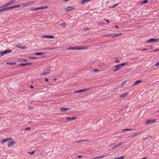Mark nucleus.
<instances>
[{"instance_id":"1","label":"nucleus","mask_w":159,"mask_h":159,"mask_svg":"<svg viewBox=\"0 0 159 159\" xmlns=\"http://www.w3.org/2000/svg\"><path fill=\"white\" fill-rule=\"evenodd\" d=\"M127 63H123L117 65L116 66H114V67L115 68V69H114L113 70V71L114 72H115L118 70H119L120 69V67L125 66Z\"/></svg>"},{"instance_id":"2","label":"nucleus","mask_w":159,"mask_h":159,"mask_svg":"<svg viewBox=\"0 0 159 159\" xmlns=\"http://www.w3.org/2000/svg\"><path fill=\"white\" fill-rule=\"evenodd\" d=\"M87 48L84 47H68L67 48V49L68 50H83L84 49H87Z\"/></svg>"},{"instance_id":"3","label":"nucleus","mask_w":159,"mask_h":159,"mask_svg":"<svg viewBox=\"0 0 159 159\" xmlns=\"http://www.w3.org/2000/svg\"><path fill=\"white\" fill-rule=\"evenodd\" d=\"M35 2V1H30L29 2H27L25 3L20 4V6H22L23 7H25V6H29L30 5L33 4Z\"/></svg>"},{"instance_id":"4","label":"nucleus","mask_w":159,"mask_h":159,"mask_svg":"<svg viewBox=\"0 0 159 159\" xmlns=\"http://www.w3.org/2000/svg\"><path fill=\"white\" fill-rule=\"evenodd\" d=\"M91 89L89 87L87 89H82L78 90H76L74 91V93H80L82 92H85L86 91L89 90Z\"/></svg>"},{"instance_id":"5","label":"nucleus","mask_w":159,"mask_h":159,"mask_svg":"<svg viewBox=\"0 0 159 159\" xmlns=\"http://www.w3.org/2000/svg\"><path fill=\"white\" fill-rule=\"evenodd\" d=\"M11 52V50L9 49H7L4 51H1L0 52V57H2L4 55L10 53Z\"/></svg>"},{"instance_id":"6","label":"nucleus","mask_w":159,"mask_h":159,"mask_svg":"<svg viewBox=\"0 0 159 159\" xmlns=\"http://www.w3.org/2000/svg\"><path fill=\"white\" fill-rule=\"evenodd\" d=\"M15 1L16 0H10L7 3H6L5 5L0 6V8H2L5 6H8L10 5H11L13 2H15Z\"/></svg>"},{"instance_id":"7","label":"nucleus","mask_w":159,"mask_h":159,"mask_svg":"<svg viewBox=\"0 0 159 159\" xmlns=\"http://www.w3.org/2000/svg\"><path fill=\"white\" fill-rule=\"evenodd\" d=\"M12 139H11L9 140L8 141L9 143L8 144V147L9 148L12 147L13 145H15V142L14 141H12Z\"/></svg>"},{"instance_id":"8","label":"nucleus","mask_w":159,"mask_h":159,"mask_svg":"<svg viewBox=\"0 0 159 159\" xmlns=\"http://www.w3.org/2000/svg\"><path fill=\"white\" fill-rule=\"evenodd\" d=\"M75 8L74 6H70L65 8V10L66 11H69L75 9Z\"/></svg>"},{"instance_id":"9","label":"nucleus","mask_w":159,"mask_h":159,"mask_svg":"<svg viewBox=\"0 0 159 159\" xmlns=\"http://www.w3.org/2000/svg\"><path fill=\"white\" fill-rule=\"evenodd\" d=\"M158 41V39H151L147 41V43H154L157 42Z\"/></svg>"},{"instance_id":"10","label":"nucleus","mask_w":159,"mask_h":159,"mask_svg":"<svg viewBox=\"0 0 159 159\" xmlns=\"http://www.w3.org/2000/svg\"><path fill=\"white\" fill-rule=\"evenodd\" d=\"M16 47L21 49H24L26 48L25 46L22 45L21 44H17L16 45Z\"/></svg>"},{"instance_id":"11","label":"nucleus","mask_w":159,"mask_h":159,"mask_svg":"<svg viewBox=\"0 0 159 159\" xmlns=\"http://www.w3.org/2000/svg\"><path fill=\"white\" fill-rule=\"evenodd\" d=\"M77 119V118L75 117H67L66 118V119L68 121L74 120Z\"/></svg>"},{"instance_id":"12","label":"nucleus","mask_w":159,"mask_h":159,"mask_svg":"<svg viewBox=\"0 0 159 159\" xmlns=\"http://www.w3.org/2000/svg\"><path fill=\"white\" fill-rule=\"evenodd\" d=\"M11 139V138H4L1 139V142L2 143H4L6 142L7 140H9Z\"/></svg>"},{"instance_id":"13","label":"nucleus","mask_w":159,"mask_h":159,"mask_svg":"<svg viewBox=\"0 0 159 159\" xmlns=\"http://www.w3.org/2000/svg\"><path fill=\"white\" fill-rule=\"evenodd\" d=\"M155 121V120L154 119H153L152 120H147L146 121V124H149L150 123H153Z\"/></svg>"},{"instance_id":"14","label":"nucleus","mask_w":159,"mask_h":159,"mask_svg":"<svg viewBox=\"0 0 159 159\" xmlns=\"http://www.w3.org/2000/svg\"><path fill=\"white\" fill-rule=\"evenodd\" d=\"M121 33H120L119 34H110V36L112 37V38H115L116 37H117L118 36L120 35L121 34Z\"/></svg>"},{"instance_id":"15","label":"nucleus","mask_w":159,"mask_h":159,"mask_svg":"<svg viewBox=\"0 0 159 159\" xmlns=\"http://www.w3.org/2000/svg\"><path fill=\"white\" fill-rule=\"evenodd\" d=\"M68 110H70V108H65V107H61L60 108V110L61 111H66Z\"/></svg>"},{"instance_id":"16","label":"nucleus","mask_w":159,"mask_h":159,"mask_svg":"<svg viewBox=\"0 0 159 159\" xmlns=\"http://www.w3.org/2000/svg\"><path fill=\"white\" fill-rule=\"evenodd\" d=\"M124 143L123 142H121L119 144H117L115 146H114L113 147H112V149H114L115 148H116L119 147L120 146L122 145Z\"/></svg>"},{"instance_id":"17","label":"nucleus","mask_w":159,"mask_h":159,"mask_svg":"<svg viewBox=\"0 0 159 159\" xmlns=\"http://www.w3.org/2000/svg\"><path fill=\"white\" fill-rule=\"evenodd\" d=\"M128 94V93L127 92L124 93L122 94L120 96V98H124Z\"/></svg>"},{"instance_id":"18","label":"nucleus","mask_w":159,"mask_h":159,"mask_svg":"<svg viewBox=\"0 0 159 159\" xmlns=\"http://www.w3.org/2000/svg\"><path fill=\"white\" fill-rule=\"evenodd\" d=\"M141 82H142V81L140 80H137V81H136L134 83L133 85H137L138 84H139V83H140Z\"/></svg>"},{"instance_id":"19","label":"nucleus","mask_w":159,"mask_h":159,"mask_svg":"<svg viewBox=\"0 0 159 159\" xmlns=\"http://www.w3.org/2000/svg\"><path fill=\"white\" fill-rule=\"evenodd\" d=\"M92 0H81V2L82 4H84V3L86 2H88L90 1H91Z\"/></svg>"},{"instance_id":"20","label":"nucleus","mask_w":159,"mask_h":159,"mask_svg":"<svg viewBox=\"0 0 159 159\" xmlns=\"http://www.w3.org/2000/svg\"><path fill=\"white\" fill-rule=\"evenodd\" d=\"M32 64V63H21L20 64L21 66H25L27 65H31Z\"/></svg>"},{"instance_id":"21","label":"nucleus","mask_w":159,"mask_h":159,"mask_svg":"<svg viewBox=\"0 0 159 159\" xmlns=\"http://www.w3.org/2000/svg\"><path fill=\"white\" fill-rule=\"evenodd\" d=\"M137 134V133H135L134 134H132L131 135L128 137L127 138L131 139V138L134 137V136H135Z\"/></svg>"},{"instance_id":"22","label":"nucleus","mask_w":159,"mask_h":159,"mask_svg":"<svg viewBox=\"0 0 159 159\" xmlns=\"http://www.w3.org/2000/svg\"><path fill=\"white\" fill-rule=\"evenodd\" d=\"M88 140L87 139H85V140H77L76 141H75V142L76 143H80L81 142H84V141H87Z\"/></svg>"},{"instance_id":"23","label":"nucleus","mask_w":159,"mask_h":159,"mask_svg":"<svg viewBox=\"0 0 159 159\" xmlns=\"http://www.w3.org/2000/svg\"><path fill=\"white\" fill-rule=\"evenodd\" d=\"M35 54L36 55H43L44 54V53L43 52H36Z\"/></svg>"},{"instance_id":"24","label":"nucleus","mask_w":159,"mask_h":159,"mask_svg":"<svg viewBox=\"0 0 159 159\" xmlns=\"http://www.w3.org/2000/svg\"><path fill=\"white\" fill-rule=\"evenodd\" d=\"M49 73V72H45L42 74L41 75L42 76L44 75H48Z\"/></svg>"},{"instance_id":"25","label":"nucleus","mask_w":159,"mask_h":159,"mask_svg":"<svg viewBox=\"0 0 159 159\" xmlns=\"http://www.w3.org/2000/svg\"><path fill=\"white\" fill-rule=\"evenodd\" d=\"M7 64H8L10 65H14L16 64L15 62H7Z\"/></svg>"},{"instance_id":"26","label":"nucleus","mask_w":159,"mask_h":159,"mask_svg":"<svg viewBox=\"0 0 159 159\" xmlns=\"http://www.w3.org/2000/svg\"><path fill=\"white\" fill-rule=\"evenodd\" d=\"M48 8V6L45 7H43V6H41L40 7H39V9H46V8Z\"/></svg>"},{"instance_id":"27","label":"nucleus","mask_w":159,"mask_h":159,"mask_svg":"<svg viewBox=\"0 0 159 159\" xmlns=\"http://www.w3.org/2000/svg\"><path fill=\"white\" fill-rule=\"evenodd\" d=\"M66 24V23L64 22L60 24V25L64 27H65Z\"/></svg>"},{"instance_id":"28","label":"nucleus","mask_w":159,"mask_h":159,"mask_svg":"<svg viewBox=\"0 0 159 159\" xmlns=\"http://www.w3.org/2000/svg\"><path fill=\"white\" fill-rule=\"evenodd\" d=\"M49 35H45L42 36L43 38H47L48 39Z\"/></svg>"},{"instance_id":"29","label":"nucleus","mask_w":159,"mask_h":159,"mask_svg":"<svg viewBox=\"0 0 159 159\" xmlns=\"http://www.w3.org/2000/svg\"><path fill=\"white\" fill-rule=\"evenodd\" d=\"M118 3H116V4H114L111 7V8H115V7H116V6H117L118 5Z\"/></svg>"},{"instance_id":"30","label":"nucleus","mask_w":159,"mask_h":159,"mask_svg":"<svg viewBox=\"0 0 159 159\" xmlns=\"http://www.w3.org/2000/svg\"><path fill=\"white\" fill-rule=\"evenodd\" d=\"M124 157H120L116 158H114V159H124Z\"/></svg>"},{"instance_id":"31","label":"nucleus","mask_w":159,"mask_h":159,"mask_svg":"<svg viewBox=\"0 0 159 159\" xmlns=\"http://www.w3.org/2000/svg\"><path fill=\"white\" fill-rule=\"evenodd\" d=\"M20 5H15L14 6H13V8H15V7H19L20 6Z\"/></svg>"},{"instance_id":"32","label":"nucleus","mask_w":159,"mask_h":159,"mask_svg":"<svg viewBox=\"0 0 159 159\" xmlns=\"http://www.w3.org/2000/svg\"><path fill=\"white\" fill-rule=\"evenodd\" d=\"M37 57H29V59H36L37 58Z\"/></svg>"},{"instance_id":"33","label":"nucleus","mask_w":159,"mask_h":159,"mask_svg":"<svg viewBox=\"0 0 159 159\" xmlns=\"http://www.w3.org/2000/svg\"><path fill=\"white\" fill-rule=\"evenodd\" d=\"M54 38V37L52 35H49L48 39H53Z\"/></svg>"},{"instance_id":"34","label":"nucleus","mask_w":159,"mask_h":159,"mask_svg":"<svg viewBox=\"0 0 159 159\" xmlns=\"http://www.w3.org/2000/svg\"><path fill=\"white\" fill-rule=\"evenodd\" d=\"M34 152H35V151H33V152H28V153H29L30 155H32L33 154H34Z\"/></svg>"},{"instance_id":"35","label":"nucleus","mask_w":159,"mask_h":159,"mask_svg":"<svg viewBox=\"0 0 159 159\" xmlns=\"http://www.w3.org/2000/svg\"><path fill=\"white\" fill-rule=\"evenodd\" d=\"M31 129L30 127H26L25 128V130H30Z\"/></svg>"},{"instance_id":"36","label":"nucleus","mask_w":159,"mask_h":159,"mask_svg":"<svg viewBox=\"0 0 159 159\" xmlns=\"http://www.w3.org/2000/svg\"><path fill=\"white\" fill-rule=\"evenodd\" d=\"M148 2V1L147 0H145L143 1L142 3H143V4H145V3H147Z\"/></svg>"},{"instance_id":"37","label":"nucleus","mask_w":159,"mask_h":159,"mask_svg":"<svg viewBox=\"0 0 159 159\" xmlns=\"http://www.w3.org/2000/svg\"><path fill=\"white\" fill-rule=\"evenodd\" d=\"M131 129H123L122 131H126V130H131Z\"/></svg>"},{"instance_id":"38","label":"nucleus","mask_w":159,"mask_h":159,"mask_svg":"<svg viewBox=\"0 0 159 159\" xmlns=\"http://www.w3.org/2000/svg\"><path fill=\"white\" fill-rule=\"evenodd\" d=\"M102 157V156L97 157H96L94 158L93 159H97V158H101V157Z\"/></svg>"},{"instance_id":"39","label":"nucleus","mask_w":159,"mask_h":159,"mask_svg":"<svg viewBox=\"0 0 159 159\" xmlns=\"http://www.w3.org/2000/svg\"><path fill=\"white\" fill-rule=\"evenodd\" d=\"M110 34H105L104 35V36H110Z\"/></svg>"},{"instance_id":"40","label":"nucleus","mask_w":159,"mask_h":159,"mask_svg":"<svg viewBox=\"0 0 159 159\" xmlns=\"http://www.w3.org/2000/svg\"><path fill=\"white\" fill-rule=\"evenodd\" d=\"M153 51L154 52H157V51H159V49H154Z\"/></svg>"},{"instance_id":"41","label":"nucleus","mask_w":159,"mask_h":159,"mask_svg":"<svg viewBox=\"0 0 159 159\" xmlns=\"http://www.w3.org/2000/svg\"><path fill=\"white\" fill-rule=\"evenodd\" d=\"M148 138V137H143V138L142 139L145 140H146Z\"/></svg>"},{"instance_id":"42","label":"nucleus","mask_w":159,"mask_h":159,"mask_svg":"<svg viewBox=\"0 0 159 159\" xmlns=\"http://www.w3.org/2000/svg\"><path fill=\"white\" fill-rule=\"evenodd\" d=\"M156 66H157L158 65H159V61L157 63H156L155 65Z\"/></svg>"},{"instance_id":"43","label":"nucleus","mask_w":159,"mask_h":159,"mask_svg":"<svg viewBox=\"0 0 159 159\" xmlns=\"http://www.w3.org/2000/svg\"><path fill=\"white\" fill-rule=\"evenodd\" d=\"M93 70L94 71V72H98V71H99V70H97V69H93Z\"/></svg>"},{"instance_id":"44","label":"nucleus","mask_w":159,"mask_h":159,"mask_svg":"<svg viewBox=\"0 0 159 159\" xmlns=\"http://www.w3.org/2000/svg\"><path fill=\"white\" fill-rule=\"evenodd\" d=\"M30 9L31 11H35V8L32 7V8H31Z\"/></svg>"},{"instance_id":"45","label":"nucleus","mask_w":159,"mask_h":159,"mask_svg":"<svg viewBox=\"0 0 159 159\" xmlns=\"http://www.w3.org/2000/svg\"><path fill=\"white\" fill-rule=\"evenodd\" d=\"M50 48L49 47L45 48V49H46L47 50H50Z\"/></svg>"},{"instance_id":"46","label":"nucleus","mask_w":159,"mask_h":159,"mask_svg":"<svg viewBox=\"0 0 159 159\" xmlns=\"http://www.w3.org/2000/svg\"><path fill=\"white\" fill-rule=\"evenodd\" d=\"M39 10V7L35 8V11H37Z\"/></svg>"},{"instance_id":"47","label":"nucleus","mask_w":159,"mask_h":159,"mask_svg":"<svg viewBox=\"0 0 159 159\" xmlns=\"http://www.w3.org/2000/svg\"><path fill=\"white\" fill-rule=\"evenodd\" d=\"M9 8V7H5V8L6 10H9L10 9Z\"/></svg>"},{"instance_id":"48","label":"nucleus","mask_w":159,"mask_h":159,"mask_svg":"<svg viewBox=\"0 0 159 159\" xmlns=\"http://www.w3.org/2000/svg\"><path fill=\"white\" fill-rule=\"evenodd\" d=\"M105 21H106L107 22V23H110V21L109 20H105Z\"/></svg>"},{"instance_id":"49","label":"nucleus","mask_w":159,"mask_h":159,"mask_svg":"<svg viewBox=\"0 0 159 159\" xmlns=\"http://www.w3.org/2000/svg\"><path fill=\"white\" fill-rule=\"evenodd\" d=\"M30 86L31 88L32 89H33L34 88V87L32 85H30Z\"/></svg>"},{"instance_id":"50","label":"nucleus","mask_w":159,"mask_h":159,"mask_svg":"<svg viewBox=\"0 0 159 159\" xmlns=\"http://www.w3.org/2000/svg\"><path fill=\"white\" fill-rule=\"evenodd\" d=\"M9 7V8L10 9L13 8V6H10V7Z\"/></svg>"},{"instance_id":"51","label":"nucleus","mask_w":159,"mask_h":159,"mask_svg":"<svg viewBox=\"0 0 159 159\" xmlns=\"http://www.w3.org/2000/svg\"><path fill=\"white\" fill-rule=\"evenodd\" d=\"M45 81L46 82H48V79H47V78H45Z\"/></svg>"},{"instance_id":"52","label":"nucleus","mask_w":159,"mask_h":159,"mask_svg":"<svg viewBox=\"0 0 159 159\" xmlns=\"http://www.w3.org/2000/svg\"><path fill=\"white\" fill-rule=\"evenodd\" d=\"M55 48H53V47H52V48H50V50H53V49H55Z\"/></svg>"},{"instance_id":"53","label":"nucleus","mask_w":159,"mask_h":159,"mask_svg":"<svg viewBox=\"0 0 159 159\" xmlns=\"http://www.w3.org/2000/svg\"><path fill=\"white\" fill-rule=\"evenodd\" d=\"M148 50L147 48H144V49H142V51H145V50Z\"/></svg>"},{"instance_id":"54","label":"nucleus","mask_w":159,"mask_h":159,"mask_svg":"<svg viewBox=\"0 0 159 159\" xmlns=\"http://www.w3.org/2000/svg\"><path fill=\"white\" fill-rule=\"evenodd\" d=\"M119 62V60H116V63H118Z\"/></svg>"},{"instance_id":"55","label":"nucleus","mask_w":159,"mask_h":159,"mask_svg":"<svg viewBox=\"0 0 159 159\" xmlns=\"http://www.w3.org/2000/svg\"><path fill=\"white\" fill-rule=\"evenodd\" d=\"M115 28H119L118 26H117V25H116L115 26Z\"/></svg>"},{"instance_id":"56","label":"nucleus","mask_w":159,"mask_h":159,"mask_svg":"<svg viewBox=\"0 0 159 159\" xmlns=\"http://www.w3.org/2000/svg\"><path fill=\"white\" fill-rule=\"evenodd\" d=\"M82 157V156L81 155H79L78 156V158H80L81 157Z\"/></svg>"},{"instance_id":"57","label":"nucleus","mask_w":159,"mask_h":159,"mask_svg":"<svg viewBox=\"0 0 159 159\" xmlns=\"http://www.w3.org/2000/svg\"><path fill=\"white\" fill-rule=\"evenodd\" d=\"M46 50V49H45V48H43V50Z\"/></svg>"},{"instance_id":"58","label":"nucleus","mask_w":159,"mask_h":159,"mask_svg":"<svg viewBox=\"0 0 159 159\" xmlns=\"http://www.w3.org/2000/svg\"><path fill=\"white\" fill-rule=\"evenodd\" d=\"M146 158H147V157H145L144 158H142L141 159H146Z\"/></svg>"},{"instance_id":"59","label":"nucleus","mask_w":159,"mask_h":159,"mask_svg":"<svg viewBox=\"0 0 159 159\" xmlns=\"http://www.w3.org/2000/svg\"><path fill=\"white\" fill-rule=\"evenodd\" d=\"M125 81H124V82H123L122 83V84H124L125 83Z\"/></svg>"},{"instance_id":"60","label":"nucleus","mask_w":159,"mask_h":159,"mask_svg":"<svg viewBox=\"0 0 159 159\" xmlns=\"http://www.w3.org/2000/svg\"><path fill=\"white\" fill-rule=\"evenodd\" d=\"M89 28H88V27H87V28H86V30H89Z\"/></svg>"},{"instance_id":"61","label":"nucleus","mask_w":159,"mask_h":159,"mask_svg":"<svg viewBox=\"0 0 159 159\" xmlns=\"http://www.w3.org/2000/svg\"><path fill=\"white\" fill-rule=\"evenodd\" d=\"M30 108H32V107H30L29 109L30 110Z\"/></svg>"},{"instance_id":"62","label":"nucleus","mask_w":159,"mask_h":159,"mask_svg":"<svg viewBox=\"0 0 159 159\" xmlns=\"http://www.w3.org/2000/svg\"><path fill=\"white\" fill-rule=\"evenodd\" d=\"M24 61H27V60H25Z\"/></svg>"},{"instance_id":"63","label":"nucleus","mask_w":159,"mask_h":159,"mask_svg":"<svg viewBox=\"0 0 159 159\" xmlns=\"http://www.w3.org/2000/svg\"><path fill=\"white\" fill-rule=\"evenodd\" d=\"M151 49H152V47H151Z\"/></svg>"},{"instance_id":"64","label":"nucleus","mask_w":159,"mask_h":159,"mask_svg":"<svg viewBox=\"0 0 159 159\" xmlns=\"http://www.w3.org/2000/svg\"><path fill=\"white\" fill-rule=\"evenodd\" d=\"M54 80H56V78L54 79Z\"/></svg>"}]
</instances>
